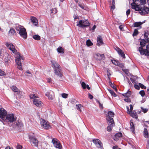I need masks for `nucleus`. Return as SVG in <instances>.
I'll return each instance as SVG.
<instances>
[{"mask_svg":"<svg viewBox=\"0 0 149 149\" xmlns=\"http://www.w3.org/2000/svg\"><path fill=\"white\" fill-rule=\"evenodd\" d=\"M6 45L8 48L14 54L16 55L15 57V62L16 65L17 66V68L20 70H22L23 68L22 67V63L21 60H24V58L22 55H21L19 53H17V50L15 49V46L12 43L7 42Z\"/></svg>","mask_w":149,"mask_h":149,"instance_id":"obj_1","label":"nucleus"},{"mask_svg":"<svg viewBox=\"0 0 149 149\" xmlns=\"http://www.w3.org/2000/svg\"><path fill=\"white\" fill-rule=\"evenodd\" d=\"M17 118L14 114L10 113L7 114L3 120L4 124H6L10 127L12 125L13 123L16 120Z\"/></svg>","mask_w":149,"mask_h":149,"instance_id":"obj_2","label":"nucleus"},{"mask_svg":"<svg viewBox=\"0 0 149 149\" xmlns=\"http://www.w3.org/2000/svg\"><path fill=\"white\" fill-rule=\"evenodd\" d=\"M17 33H18L20 36L24 39L27 38V33L26 29L23 26L18 24H16L15 27Z\"/></svg>","mask_w":149,"mask_h":149,"instance_id":"obj_3","label":"nucleus"},{"mask_svg":"<svg viewBox=\"0 0 149 149\" xmlns=\"http://www.w3.org/2000/svg\"><path fill=\"white\" fill-rule=\"evenodd\" d=\"M51 62L52 64V66L54 68L55 74L60 77H62L63 74L60 65L56 61L53 60H51Z\"/></svg>","mask_w":149,"mask_h":149,"instance_id":"obj_4","label":"nucleus"},{"mask_svg":"<svg viewBox=\"0 0 149 149\" xmlns=\"http://www.w3.org/2000/svg\"><path fill=\"white\" fill-rule=\"evenodd\" d=\"M30 97L31 99H33V103L36 106L40 107L42 105V102L39 99L38 97L34 94L30 95Z\"/></svg>","mask_w":149,"mask_h":149,"instance_id":"obj_5","label":"nucleus"},{"mask_svg":"<svg viewBox=\"0 0 149 149\" xmlns=\"http://www.w3.org/2000/svg\"><path fill=\"white\" fill-rule=\"evenodd\" d=\"M90 25V23L87 20H80L77 22V26L79 27L84 28Z\"/></svg>","mask_w":149,"mask_h":149,"instance_id":"obj_6","label":"nucleus"},{"mask_svg":"<svg viewBox=\"0 0 149 149\" xmlns=\"http://www.w3.org/2000/svg\"><path fill=\"white\" fill-rule=\"evenodd\" d=\"M139 12L142 15H145L148 14L149 12V8L145 6H143V7H140Z\"/></svg>","mask_w":149,"mask_h":149,"instance_id":"obj_7","label":"nucleus"},{"mask_svg":"<svg viewBox=\"0 0 149 149\" xmlns=\"http://www.w3.org/2000/svg\"><path fill=\"white\" fill-rule=\"evenodd\" d=\"M40 124L45 129H48L50 127V125L49 124L47 121L43 119H40Z\"/></svg>","mask_w":149,"mask_h":149,"instance_id":"obj_8","label":"nucleus"},{"mask_svg":"<svg viewBox=\"0 0 149 149\" xmlns=\"http://www.w3.org/2000/svg\"><path fill=\"white\" fill-rule=\"evenodd\" d=\"M31 145L34 146L38 147V141L35 136H30L29 138Z\"/></svg>","mask_w":149,"mask_h":149,"instance_id":"obj_9","label":"nucleus"},{"mask_svg":"<svg viewBox=\"0 0 149 149\" xmlns=\"http://www.w3.org/2000/svg\"><path fill=\"white\" fill-rule=\"evenodd\" d=\"M108 115L106 116V118L107 121L114 122L113 117H114V113L113 112L111 111H109L108 113Z\"/></svg>","mask_w":149,"mask_h":149,"instance_id":"obj_10","label":"nucleus"},{"mask_svg":"<svg viewBox=\"0 0 149 149\" xmlns=\"http://www.w3.org/2000/svg\"><path fill=\"white\" fill-rule=\"evenodd\" d=\"M93 141L97 148L102 149L103 148L102 144L100 140L98 139H93Z\"/></svg>","mask_w":149,"mask_h":149,"instance_id":"obj_11","label":"nucleus"},{"mask_svg":"<svg viewBox=\"0 0 149 149\" xmlns=\"http://www.w3.org/2000/svg\"><path fill=\"white\" fill-rule=\"evenodd\" d=\"M52 142L54 146L56 148H58V149H61V146L59 141L57 139L55 138L53 139Z\"/></svg>","mask_w":149,"mask_h":149,"instance_id":"obj_12","label":"nucleus"},{"mask_svg":"<svg viewBox=\"0 0 149 149\" xmlns=\"http://www.w3.org/2000/svg\"><path fill=\"white\" fill-rule=\"evenodd\" d=\"M7 114V111L3 108H0V118L3 121Z\"/></svg>","mask_w":149,"mask_h":149,"instance_id":"obj_13","label":"nucleus"},{"mask_svg":"<svg viewBox=\"0 0 149 149\" xmlns=\"http://www.w3.org/2000/svg\"><path fill=\"white\" fill-rule=\"evenodd\" d=\"M45 95L48 97L49 99L52 100L54 97V93L52 91H50L45 93Z\"/></svg>","mask_w":149,"mask_h":149,"instance_id":"obj_14","label":"nucleus"},{"mask_svg":"<svg viewBox=\"0 0 149 149\" xmlns=\"http://www.w3.org/2000/svg\"><path fill=\"white\" fill-rule=\"evenodd\" d=\"M107 122L108 126L107 127V130L108 132H111V131L112 127L115 125L114 122L110 121Z\"/></svg>","mask_w":149,"mask_h":149,"instance_id":"obj_15","label":"nucleus"},{"mask_svg":"<svg viewBox=\"0 0 149 149\" xmlns=\"http://www.w3.org/2000/svg\"><path fill=\"white\" fill-rule=\"evenodd\" d=\"M97 45L98 46H100L103 45L104 44L103 40L101 36H98L97 38Z\"/></svg>","mask_w":149,"mask_h":149,"instance_id":"obj_16","label":"nucleus"},{"mask_svg":"<svg viewBox=\"0 0 149 149\" xmlns=\"http://www.w3.org/2000/svg\"><path fill=\"white\" fill-rule=\"evenodd\" d=\"M135 2H133L131 3L132 8L134 9L136 11H139L140 10V6L139 5H137L135 3Z\"/></svg>","mask_w":149,"mask_h":149,"instance_id":"obj_17","label":"nucleus"},{"mask_svg":"<svg viewBox=\"0 0 149 149\" xmlns=\"http://www.w3.org/2000/svg\"><path fill=\"white\" fill-rule=\"evenodd\" d=\"M130 129L131 130L132 132L134 134L135 132V126L133 122L132 121V120H131L130 122Z\"/></svg>","mask_w":149,"mask_h":149,"instance_id":"obj_18","label":"nucleus"},{"mask_svg":"<svg viewBox=\"0 0 149 149\" xmlns=\"http://www.w3.org/2000/svg\"><path fill=\"white\" fill-rule=\"evenodd\" d=\"M31 22L34 24L36 26H37L38 24V19L34 17H31Z\"/></svg>","mask_w":149,"mask_h":149,"instance_id":"obj_19","label":"nucleus"},{"mask_svg":"<svg viewBox=\"0 0 149 149\" xmlns=\"http://www.w3.org/2000/svg\"><path fill=\"white\" fill-rule=\"evenodd\" d=\"M15 34H16L15 30L13 28H10L8 32V34L10 35H14Z\"/></svg>","mask_w":149,"mask_h":149,"instance_id":"obj_20","label":"nucleus"},{"mask_svg":"<svg viewBox=\"0 0 149 149\" xmlns=\"http://www.w3.org/2000/svg\"><path fill=\"white\" fill-rule=\"evenodd\" d=\"M143 134L144 137L146 138L148 137V132L147 129L146 128H144Z\"/></svg>","mask_w":149,"mask_h":149,"instance_id":"obj_21","label":"nucleus"},{"mask_svg":"<svg viewBox=\"0 0 149 149\" xmlns=\"http://www.w3.org/2000/svg\"><path fill=\"white\" fill-rule=\"evenodd\" d=\"M131 91L128 90L127 93L123 94L122 95L125 97H129L131 95Z\"/></svg>","mask_w":149,"mask_h":149,"instance_id":"obj_22","label":"nucleus"},{"mask_svg":"<svg viewBox=\"0 0 149 149\" xmlns=\"http://www.w3.org/2000/svg\"><path fill=\"white\" fill-rule=\"evenodd\" d=\"M130 116L132 117L135 118L136 119H138V116L136 112L134 111L131 112L130 113Z\"/></svg>","mask_w":149,"mask_h":149,"instance_id":"obj_23","label":"nucleus"},{"mask_svg":"<svg viewBox=\"0 0 149 149\" xmlns=\"http://www.w3.org/2000/svg\"><path fill=\"white\" fill-rule=\"evenodd\" d=\"M23 125V124L21 122L17 121L16 122V123L15 124V125L13 126V127L14 128V127H21Z\"/></svg>","mask_w":149,"mask_h":149,"instance_id":"obj_24","label":"nucleus"},{"mask_svg":"<svg viewBox=\"0 0 149 149\" xmlns=\"http://www.w3.org/2000/svg\"><path fill=\"white\" fill-rule=\"evenodd\" d=\"M142 47L141 46L139 48V51L141 55H143L144 54H145V51H146V49L143 50Z\"/></svg>","mask_w":149,"mask_h":149,"instance_id":"obj_25","label":"nucleus"},{"mask_svg":"<svg viewBox=\"0 0 149 149\" xmlns=\"http://www.w3.org/2000/svg\"><path fill=\"white\" fill-rule=\"evenodd\" d=\"M146 43H147L146 40L143 39L141 40L140 42V45L142 47H144L145 46Z\"/></svg>","mask_w":149,"mask_h":149,"instance_id":"obj_26","label":"nucleus"},{"mask_svg":"<svg viewBox=\"0 0 149 149\" xmlns=\"http://www.w3.org/2000/svg\"><path fill=\"white\" fill-rule=\"evenodd\" d=\"M142 24V23L140 22H135L133 24L134 26L135 27H139Z\"/></svg>","mask_w":149,"mask_h":149,"instance_id":"obj_27","label":"nucleus"},{"mask_svg":"<svg viewBox=\"0 0 149 149\" xmlns=\"http://www.w3.org/2000/svg\"><path fill=\"white\" fill-rule=\"evenodd\" d=\"M57 52L59 53H63L64 49L61 47H58L57 49Z\"/></svg>","mask_w":149,"mask_h":149,"instance_id":"obj_28","label":"nucleus"},{"mask_svg":"<svg viewBox=\"0 0 149 149\" xmlns=\"http://www.w3.org/2000/svg\"><path fill=\"white\" fill-rule=\"evenodd\" d=\"M133 2L140 1V3L142 5H144L146 3V0H133Z\"/></svg>","mask_w":149,"mask_h":149,"instance_id":"obj_29","label":"nucleus"},{"mask_svg":"<svg viewBox=\"0 0 149 149\" xmlns=\"http://www.w3.org/2000/svg\"><path fill=\"white\" fill-rule=\"evenodd\" d=\"M10 88L14 92H16L18 91V90L16 86H12L10 87Z\"/></svg>","mask_w":149,"mask_h":149,"instance_id":"obj_30","label":"nucleus"},{"mask_svg":"<svg viewBox=\"0 0 149 149\" xmlns=\"http://www.w3.org/2000/svg\"><path fill=\"white\" fill-rule=\"evenodd\" d=\"M34 39L37 40H39L40 39V37L38 35H34L33 36Z\"/></svg>","mask_w":149,"mask_h":149,"instance_id":"obj_31","label":"nucleus"},{"mask_svg":"<svg viewBox=\"0 0 149 149\" xmlns=\"http://www.w3.org/2000/svg\"><path fill=\"white\" fill-rule=\"evenodd\" d=\"M118 54L122 58H125V54L122 50H121L120 52L118 53Z\"/></svg>","mask_w":149,"mask_h":149,"instance_id":"obj_32","label":"nucleus"},{"mask_svg":"<svg viewBox=\"0 0 149 149\" xmlns=\"http://www.w3.org/2000/svg\"><path fill=\"white\" fill-rule=\"evenodd\" d=\"M108 90L109 92L111 93L112 96L114 97H116V95L113 91L109 89H108Z\"/></svg>","mask_w":149,"mask_h":149,"instance_id":"obj_33","label":"nucleus"},{"mask_svg":"<svg viewBox=\"0 0 149 149\" xmlns=\"http://www.w3.org/2000/svg\"><path fill=\"white\" fill-rule=\"evenodd\" d=\"M86 44L87 46H89L92 45L93 43L91 40L89 39H88L87 40L86 42Z\"/></svg>","mask_w":149,"mask_h":149,"instance_id":"obj_34","label":"nucleus"},{"mask_svg":"<svg viewBox=\"0 0 149 149\" xmlns=\"http://www.w3.org/2000/svg\"><path fill=\"white\" fill-rule=\"evenodd\" d=\"M122 134L121 132H118L116 133L115 135V137L116 138H120L122 137Z\"/></svg>","mask_w":149,"mask_h":149,"instance_id":"obj_35","label":"nucleus"},{"mask_svg":"<svg viewBox=\"0 0 149 149\" xmlns=\"http://www.w3.org/2000/svg\"><path fill=\"white\" fill-rule=\"evenodd\" d=\"M79 6L83 9L86 10V7L83 3H79L78 4Z\"/></svg>","mask_w":149,"mask_h":149,"instance_id":"obj_36","label":"nucleus"},{"mask_svg":"<svg viewBox=\"0 0 149 149\" xmlns=\"http://www.w3.org/2000/svg\"><path fill=\"white\" fill-rule=\"evenodd\" d=\"M138 31L137 29H135L133 33L132 36L133 37L136 36L138 34Z\"/></svg>","mask_w":149,"mask_h":149,"instance_id":"obj_37","label":"nucleus"},{"mask_svg":"<svg viewBox=\"0 0 149 149\" xmlns=\"http://www.w3.org/2000/svg\"><path fill=\"white\" fill-rule=\"evenodd\" d=\"M115 8V2L114 0H112V5L111 6V9L113 10Z\"/></svg>","mask_w":149,"mask_h":149,"instance_id":"obj_38","label":"nucleus"},{"mask_svg":"<svg viewBox=\"0 0 149 149\" xmlns=\"http://www.w3.org/2000/svg\"><path fill=\"white\" fill-rule=\"evenodd\" d=\"M76 106L77 109L78 110L80 111H81V108L82 107V106L81 104H77Z\"/></svg>","mask_w":149,"mask_h":149,"instance_id":"obj_39","label":"nucleus"},{"mask_svg":"<svg viewBox=\"0 0 149 149\" xmlns=\"http://www.w3.org/2000/svg\"><path fill=\"white\" fill-rule=\"evenodd\" d=\"M112 62L115 65L119 66V65H120L119 62L115 60H112Z\"/></svg>","mask_w":149,"mask_h":149,"instance_id":"obj_40","label":"nucleus"},{"mask_svg":"<svg viewBox=\"0 0 149 149\" xmlns=\"http://www.w3.org/2000/svg\"><path fill=\"white\" fill-rule=\"evenodd\" d=\"M3 51L4 50L3 49L0 50V57L2 58L3 57Z\"/></svg>","mask_w":149,"mask_h":149,"instance_id":"obj_41","label":"nucleus"},{"mask_svg":"<svg viewBox=\"0 0 149 149\" xmlns=\"http://www.w3.org/2000/svg\"><path fill=\"white\" fill-rule=\"evenodd\" d=\"M6 74L4 72L0 69V76H2L6 75Z\"/></svg>","mask_w":149,"mask_h":149,"instance_id":"obj_42","label":"nucleus"},{"mask_svg":"<svg viewBox=\"0 0 149 149\" xmlns=\"http://www.w3.org/2000/svg\"><path fill=\"white\" fill-rule=\"evenodd\" d=\"M96 56H98L100 57L99 58L100 59H101L103 58V57L104 56V54H100L99 53L97 54H96Z\"/></svg>","mask_w":149,"mask_h":149,"instance_id":"obj_43","label":"nucleus"},{"mask_svg":"<svg viewBox=\"0 0 149 149\" xmlns=\"http://www.w3.org/2000/svg\"><path fill=\"white\" fill-rule=\"evenodd\" d=\"M61 96L62 97L64 98H66L68 97V94L65 93H63L62 94Z\"/></svg>","mask_w":149,"mask_h":149,"instance_id":"obj_44","label":"nucleus"},{"mask_svg":"<svg viewBox=\"0 0 149 149\" xmlns=\"http://www.w3.org/2000/svg\"><path fill=\"white\" fill-rule=\"evenodd\" d=\"M51 13L53 14H56L57 12V10L56 8H55L51 10Z\"/></svg>","mask_w":149,"mask_h":149,"instance_id":"obj_45","label":"nucleus"},{"mask_svg":"<svg viewBox=\"0 0 149 149\" xmlns=\"http://www.w3.org/2000/svg\"><path fill=\"white\" fill-rule=\"evenodd\" d=\"M124 100L125 102H130L131 101L130 98L128 97H125Z\"/></svg>","mask_w":149,"mask_h":149,"instance_id":"obj_46","label":"nucleus"},{"mask_svg":"<svg viewBox=\"0 0 149 149\" xmlns=\"http://www.w3.org/2000/svg\"><path fill=\"white\" fill-rule=\"evenodd\" d=\"M139 93L142 97L144 96L145 94V91L143 90L140 91L139 92Z\"/></svg>","mask_w":149,"mask_h":149,"instance_id":"obj_47","label":"nucleus"},{"mask_svg":"<svg viewBox=\"0 0 149 149\" xmlns=\"http://www.w3.org/2000/svg\"><path fill=\"white\" fill-rule=\"evenodd\" d=\"M81 85L83 89H85L86 88V85L84 82H82L81 83Z\"/></svg>","mask_w":149,"mask_h":149,"instance_id":"obj_48","label":"nucleus"},{"mask_svg":"<svg viewBox=\"0 0 149 149\" xmlns=\"http://www.w3.org/2000/svg\"><path fill=\"white\" fill-rule=\"evenodd\" d=\"M146 51H147V54L149 55V44H148L146 46Z\"/></svg>","mask_w":149,"mask_h":149,"instance_id":"obj_49","label":"nucleus"},{"mask_svg":"<svg viewBox=\"0 0 149 149\" xmlns=\"http://www.w3.org/2000/svg\"><path fill=\"white\" fill-rule=\"evenodd\" d=\"M139 87H140L142 88L145 89L146 88V87L145 86L143 85L140 83H139Z\"/></svg>","mask_w":149,"mask_h":149,"instance_id":"obj_50","label":"nucleus"},{"mask_svg":"<svg viewBox=\"0 0 149 149\" xmlns=\"http://www.w3.org/2000/svg\"><path fill=\"white\" fill-rule=\"evenodd\" d=\"M142 110V111L144 113H145L147 112L148 111V109H144L142 107H141Z\"/></svg>","mask_w":149,"mask_h":149,"instance_id":"obj_51","label":"nucleus"},{"mask_svg":"<svg viewBox=\"0 0 149 149\" xmlns=\"http://www.w3.org/2000/svg\"><path fill=\"white\" fill-rule=\"evenodd\" d=\"M115 49L117 52L118 54L121 51V50L118 47H116L115 48Z\"/></svg>","mask_w":149,"mask_h":149,"instance_id":"obj_52","label":"nucleus"},{"mask_svg":"<svg viewBox=\"0 0 149 149\" xmlns=\"http://www.w3.org/2000/svg\"><path fill=\"white\" fill-rule=\"evenodd\" d=\"M109 84H110V86L111 87H112L114 89H116V87L114 86V85L111 82H110L109 83Z\"/></svg>","mask_w":149,"mask_h":149,"instance_id":"obj_53","label":"nucleus"},{"mask_svg":"<svg viewBox=\"0 0 149 149\" xmlns=\"http://www.w3.org/2000/svg\"><path fill=\"white\" fill-rule=\"evenodd\" d=\"M17 94L19 97L21 96L22 94V92L20 91H18L17 92Z\"/></svg>","mask_w":149,"mask_h":149,"instance_id":"obj_54","label":"nucleus"},{"mask_svg":"<svg viewBox=\"0 0 149 149\" xmlns=\"http://www.w3.org/2000/svg\"><path fill=\"white\" fill-rule=\"evenodd\" d=\"M123 71L126 74H128L129 73V70L127 69L124 70Z\"/></svg>","mask_w":149,"mask_h":149,"instance_id":"obj_55","label":"nucleus"},{"mask_svg":"<svg viewBox=\"0 0 149 149\" xmlns=\"http://www.w3.org/2000/svg\"><path fill=\"white\" fill-rule=\"evenodd\" d=\"M127 113L129 114H130V113L131 112V111L130 110V109L129 107L127 106Z\"/></svg>","mask_w":149,"mask_h":149,"instance_id":"obj_56","label":"nucleus"},{"mask_svg":"<svg viewBox=\"0 0 149 149\" xmlns=\"http://www.w3.org/2000/svg\"><path fill=\"white\" fill-rule=\"evenodd\" d=\"M134 87L137 90H139L140 88L139 85H137L135 84L134 86Z\"/></svg>","mask_w":149,"mask_h":149,"instance_id":"obj_57","label":"nucleus"},{"mask_svg":"<svg viewBox=\"0 0 149 149\" xmlns=\"http://www.w3.org/2000/svg\"><path fill=\"white\" fill-rule=\"evenodd\" d=\"M130 9H128L126 12V14L128 16L130 14Z\"/></svg>","mask_w":149,"mask_h":149,"instance_id":"obj_58","label":"nucleus"},{"mask_svg":"<svg viewBox=\"0 0 149 149\" xmlns=\"http://www.w3.org/2000/svg\"><path fill=\"white\" fill-rule=\"evenodd\" d=\"M148 33H146L145 32V33H144V37H145L146 38H147L148 36Z\"/></svg>","mask_w":149,"mask_h":149,"instance_id":"obj_59","label":"nucleus"},{"mask_svg":"<svg viewBox=\"0 0 149 149\" xmlns=\"http://www.w3.org/2000/svg\"><path fill=\"white\" fill-rule=\"evenodd\" d=\"M22 146L19 145H18L17 146V149H22Z\"/></svg>","mask_w":149,"mask_h":149,"instance_id":"obj_60","label":"nucleus"},{"mask_svg":"<svg viewBox=\"0 0 149 149\" xmlns=\"http://www.w3.org/2000/svg\"><path fill=\"white\" fill-rule=\"evenodd\" d=\"M47 79V82L48 83H49L51 82L52 79H51V78H48Z\"/></svg>","mask_w":149,"mask_h":149,"instance_id":"obj_61","label":"nucleus"},{"mask_svg":"<svg viewBox=\"0 0 149 149\" xmlns=\"http://www.w3.org/2000/svg\"><path fill=\"white\" fill-rule=\"evenodd\" d=\"M88 97L90 99H92L93 98V96L92 95H91L90 93H89L88 94Z\"/></svg>","mask_w":149,"mask_h":149,"instance_id":"obj_62","label":"nucleus"},{"mask_svg":"<svg viewBox=\"0 0 149 149\" xmlns=\"http://www.w3.org/2000/svg\"><path fill=\"white\" fill-rule=\"evenodd\" d=\"M146 148L147 149H149V141H147V143L146 145Z\"/></svg>","mask_w":149,"mask_h":149,"instance_id":"obj_63","label":"nucleus"},{"mask_svg":"<svg viewBox=\"0 0 149 149\" xmlns=\"http://www.w3.org/2000/svg\"><path fill=\"white\" fill-rule=\"evenodd\" d=\"M5 149H13V148L10 147L9 146H8L5 148Z\"/></svg>","mask_w":149,"mask_h":149,"instance_id":"obj_64","label":"nucleus"}]
</instances>
